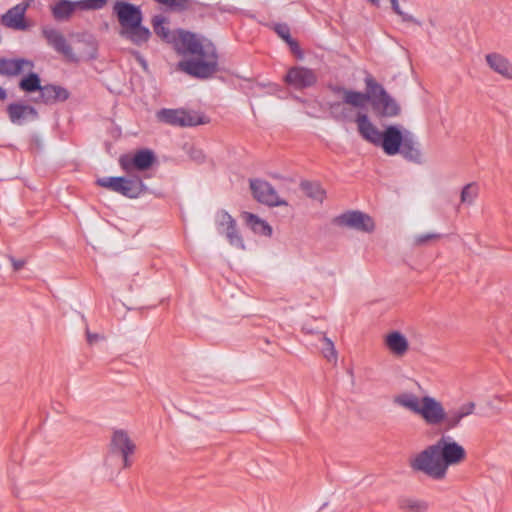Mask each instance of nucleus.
<instances>
[{"mask_svg":"<svg viewBox=\"0 0 512 512\" xmlns=\"http://www.w3.org/2000/svg\"><path fill=\"white\" fill-rule=\"evenodd\" d=\"M152 24L157 36L167 42L174 41L175 49L179 54L190 56L178 63L180 71L199 79H207L217 72L218 54L210 40L183 30L174 37L165 26V18L162 16H155Z\"/></svg>","mask_w":512,"mask_h":512,"instance_id":"nucleus-1","label":"nucleus"},{"mask_svg":"<svg viewBox=\"0 0 512 512\" xmlns=\"http://www.w3.org/2000/svg\"><path fill=\"white\" fill-rule=\"evenodd\" d=\"M393 403L419 416L429 426H441L445 432L456 429L461 421L472 415L476 409V404L469 401L447 411L435 397H418L408 391L395 395Z\"/></svg>","mask_w":512,"mask_h":512,"instance_id":"nucleus-2","label":"nucleus"},{"mask_svg":"<svg viewBox=\"0 0 512 512\" xmlns=\"http://www.w3.org/2000/svg\"><path fill=\"white\" fill-rule=\"evenodd\" d=\"M331 90L342 97V101L328 104L330 115L337 121H352V110L348 106L361 109L366 107L369 102V95L363 92L350 90L343 86H334Z\"/></svg>","mask_w":512,"mask_h":512,"instance_id":"nucleus-3","label":"nucleus"},{"mask_svg":"<svg viewBox=\"0 0 512 512\" xmlns=\"http://www.w3.org/2000/svg\"><path fill=\"white\" fill-rule=\"evenodd\" d=\"M409 467L414 472H421L434 480H442L447 474L435 443L412 456Z\"/></svg>","mask_w":512,"mask_h":512,"instance_id":"nucleus-4","label":"nucleus"},{"mask_svg":"<svg viewBox=\"0 0 512 512\" xmlns=\"http://www.w3.org/2000/svg\"><path fill=\"white\" fill-rule=\"evenodd\" d=\"M156 162L155 153L148 148L137 150L130 157V198H137L148 192L140 177L133 170H148Z\"/></svg>","mask_w":512,"mask_h":512,"instance_id":"nucleus-5","label":"nucleus"},{"mask_svg":"<svg viewBox=\"0 0 512 512\" xmlns=\"http://www.w3.org/2000/svg\"><path fill=\"white\" fill-rule=\"evenodd\" d=\"M369 101L371 100L374 110L385 117H394L400 113V107L397 102L386 92L382 85L377 83L372 77L365 79Z\"/></svg>","mask_w":512,"mask_h":512,"instance_id":"nucleus-6","label":"nucleus"},{"mask_svg":"<svg viewBox=\"0 0 512 512\" xmlns=\"http://www.w3.org/2000/svg\"><path fill=\"white\" fill-rule=\"evenodd\" d=\"M435 445L446 472L449 466L461 463L466 457L464 447L449 436H442Z\"/></svg>","mask_w":512,"mask_h":512,"instance_id":"nucleus-7","label":"nucleus"},{"mask_svg":"<svg viewBox=\"0 0 512 512\" xmlns=\"http://www.w3.org/2000/svg\"><path fill=\"white\" fill-rule=\"evenodd\" d=\"M217 232L224 235L229 244L237 249L244 250L245 244L237 230L235 219L225 210H220L215 215Z\"/></svg>","mask_w":512,"mask_h":512,"instance_id":"nucleus-8","label":"nucleus"},{"mask_svg":"<svg viewBox=\"0 0 512 512\" xmlns=\"http://www.w3.org/2000/svg\"><path fill=\"white\" fill-rule=\"evenodd\" d=\"M159 121L180 127H192L203 124L202 118L183 109H161L157 112Z\"/></svg>","mask_w":512,"mask_h":512,"instance_id":"nucleus-9","label":"nucleus"},{"mask_svg":"<svg viewBox=\"0 0 512 512\" xmlns=\"http://www.w3.org/2000/svg\"><path fill=\"white\" fill-rule=\"evenodd\" d=\"M42 35L46 39L48 45L56 52L62 54L68 61H79V58L74 53L72 47L59 30L51 26H44L42 28Z\"/></svg>","mask_w":512,"mask_h":512,"instance_id":"nucleus-10","label":"nucleus"},{"mask_svg":"<svg viewBox=\"0 0 512 512\" xmlns=\"http://www.w3.org/2000/svg\"><path fill=\"white\" fill-rule=\"evenodd\" d=\"M334 221L339 226L349 227L365 233H370L375 228L373 219L361 211H348L336 217Z\"/></svg>","mask_w":512,"mask_h":512,"instance_id":"nucleus-11","label":"nucleus"},{"mask_svg":"<svg viewBox=\"0 0 512 512\" xmlns=\"http://www.w3.org/2000/svg\"><path fill=\"white\" fill-rule=\"evenodd\" d=\"M406 132L408 131L397 125L387 126L382 133L378 147H381L389 156L398 154L406 137Z\"/></svg>","mask_w":512,"mask_h":512,"instance_id":"nucleus-12","label":"nucleus"},{"mask_svg":"<svg viewBox=\"0 0 512 512\" xmlns=\"http://www.w3.org/2000/svg\"><path fill=\"white\" fill-rule=\"evenodd\" d=\"M250 188L254 198L269 206H281L287 203L280 199L272 185L264 180H250Z\"/></svg>","mask_w":512,"mask_h":512,"instance_id":"nucleus-13","label":"nucleus"},{"mask_svg":"<svg viewBox=\"0 0 512 512\" xmlns=\"http://www.w3.org/2000/svg\"><path fill=\"white\" fill-rule=\"evenodd\" d=\"M284 80L288 85L301 90L315 85L317 75L312 69L303 66H295L288 70Z\"/></svg>","mask_w":512,"mask_h":512,"instance_id":"nucleus-14","label":"nucleus"},{"mask_svg":"<svg viewBox=\"0 0 512 512\" xmlns=\"http://www.w3.org/2000/svg\"><path fill=\"white\" fill-rule=\"evenodd\" d=\"M7 114L12 124L22 126L38 119L37 110L28 104L15 102L7 106Z\"/></svg>","mask_w":512,"mask_h":512,"instance_id":"nucleus-15","label":"nucleus"},{"mask_svg":"<svg viewBox=\"0 0 512 512\" xmlns=\"http://www.w3.org/2000/svg\"><path fill=\"white\" fill-rule=\"evenodd\" d=\"M28 4L20 3L10 8L1 16V23L10 29L24 31L27 30L28 24L25 21V13Z\"/></svg>","mask_w":512,"mask_h":512,"instance_id":"nucleus-16","label":"nucleus"},{"mask_svg":"<svg viewBox=\"0 0 512 512\" xmlns=\"http://www.w3.org/2000/svg\"><path fill=\"white\" fill-rule=\"evenodd\" d=\"M361 137L367 142L378 146L383 131H380L365 113H358L354 119Z\"/></svg>","mask_w":512,"mask_h":512,"instance_id":"nucleus-17","label":"nucleus"},{"mask_svg":"<svg viewBox=\"0 0 512 512\" xmlns=\"http://www.w3.org/2000/svg\"><path fill=\"white\" fill-rule=\"evenodd\" d=\"M33 68L34 63L25 58L0 59V75L3 76H17L22 72L31 71Z\"/></svg>","mask_w":512,"mask_h":512,"instance_id":"nucleus-18","label":"nucleus"},{"mask_svg":"<svg viewBox=\"0 0 512 512\" xmlns=\"http://www.w3.org/2000/svg\"><path fill=\"white\" fill-rule=\"evenodd\" d=\"M110 453L122 458L124 466L128 465V434L125 430H115L111 438Z\"/></svg>","mask_w":512,"mask_h":512,"instance_id":"nucleus-19","label":"nucleus"},{"mask_svg":"<svg viewBox=\"0 0 512 512\" xmlns=\"http://www.w3.org/2000/svg\"><path fill=\"white\" fill-rule=\"evenodd\" d=\"M486 62L494 72L512 80V63L506 57L499 53H490L486 55Z\"/></svg>","mask_w":512,"mask_h":512,"instance_id":"nucleus-20","label":"nucleus"},{"mask_svg":"<svg viewBox=\"0 0 512 512\" xmlns=\"http://www.w3.org/2000/svg\"><path fill=\"white\" fill-rule=\"evenodd\" d=\"M385 345L397 357H402L409 349L406 337L399 331H392L385 336Z\"/></svg>","mask_w":512,"mask_h":512,"instance_id":"nucleus-21","label":"nucleus"},{"mask_svg":"<svg viewBox=\"0 0 512 512\" xmlns=\"http://www.w3.org/2000/svg\"><path fill=\"white\" fill-rule=\"evenodd\" d=\"M399 153L407 160L421 164L423 162L422 153L415 141L414 136L410 132H406V137Z\"/></svg>","mask_w":512,"mask_h":512,"instance_id":"nucleus-22","label":"nucleus"},{"mask_svg":"<svg viewBox=\"0 0 512 512\" xmlns=\"http://www.w3.org/2000/svg\"><path fill=\"white\" fill-rule=\"evenodd\" d=\"M40 98L45 104L65 101L69 98V92L62 86L48 84L42 87L40 91Z\"/></svg>","mask_w":512,"mask_h":512,"instance_id":"nucleus-23","label":"nucleus"},{"mask_svg":"<svg viewBox=\"0 0 512 512\" xmlns=\"http://www.w3.org/2000/svg\"><path fill=\"white\" fill-rule=\"evenodd\" d=\"M96 183L103 188L128 197V178L126 177H102L98 178Z\"/></svg>","mask_w":512,"mask_h":512,"instance_id":"nucleus-24","label":"nucleus"},{"mask_svg":"<svg viewBox=\"0 0 512 512\" xmlns=\"http://www.w3.org/2000/svg\"><path fill=\"white\" fill-rule=\"evenodd\" d=\"M78 8V1L59 0L52 8L51 12L55 20H68Z\"/></svg>","mask_w":512,"mask_h":512,"instance_id":"nucleus-25","label":"nucleus"},{"mask_svg":"<svg viewBox=\"0 0 512 512\" xmlns=\"http://www.w3.org/2000/svg\"><path fill=\"white\" fill-rule=\"evenodd\" d=\"M398 506L403 512H427L429 508L427 501L414 497L400 498Z\"/></svg>","mask_w":512,"mask_h":512,"instance_id":"nucleus-26","label":"nucleus"},{"mask_svg":"<svg viewBox=\"0 0 512 512\" xmlns=\"http://www.w3.org/2000/svg\"><path fill=\"white\" fill-rule=\"evenodd\" d=\"M113 11L121 25L120 35L128 37V1H116Z\"/></svg>","mask_w":512,"mask_h":512,"instance_id":"nucleus-27","label":"nucleus"},{"mask_svg":"<svg viewBox=\"0 0 512 512\" xmlns=\"http://www.w3.org/2000/svg\"><path fill=\"white\" fill-rule=\"evenodd\" d=\"M246 220L251 229L258 234L270 236L272 234V228L267 222L260 219L252 213H246Z\"/></svg>","mask_w":512,"mask_h":512,"instance_id":"nucleus-28","label":"nucleus"},{"mask_svg":"<svg viewBox=\"0 0 512 512\" xmlns=\"http://www.w3.org/2000/svg\"><path fill=\"white\" fill-rule=\"evenodd\" d=\"M42 85L40 83V77L37 73L30 72L27 76L21 79L19 82V88L25 92L32 93L35 91H41Z\"/></svg>","mask_w":512,"mask_h":512,"instance_id":"nucleus-29","label":"nucleus"},{"mask_svg":"<svg viewBox=\"0 0 512 512\" xmlns=\"http://www.w3.org/2000/svg\"><path fill=\"white\" fill-rule=\"evenodd\" d=\"M301 189L310 198L322 202L325 196V192L318 183L303 181L301 183Z\"/></svg>","mask_w":512,"mask_h":512,"instance_id":"nucleus-30","label":"nucleus"},{"mask_svg":"<svg viewBox=\"0 0 512 512\" xmlns=\"http://www.w3.org/2000/svg\"><path fill=\"white\" fill-rule=\"evenodd\" d=\"M479 193V187L476 183L465 185L461 191V203L471 205L474 203Z\"/></svg>","mask_w":512,"mask_h":512,"instance_id":"nucleus-31","label":"nucleus"},{"mask_svg":"<svg viewBox=\"0 0 512 512\" xmlns=\"http://www.w3.org/2000/svg\"><path fill=\"white\" fill-rule=\"evenodd\" d=\"M155 2L175 12H182L190 8V0H154Z\"/></svg>","mask_w":512,"mask_h":512,"instance_id":"nucleus-32","label":"nucleus"},{"mask_svg":"<svg viewBox=\"0 0 512 512\" xmlns=\"http://www.w3.org/2000/svg\"><path fill=\"white\" fill-rule=\"evenodd\" d=\"M151 36V32L148 28L144 26H139L133 28V34L132 37H130V41L137 45H141L143 43H146Z\"/></svg>","mask_w":512,"mask_h":512,"instance_id":"nucleus-33","label":"nucleus"},{"mask_svg":"<svg viewBox=\"0 0 512 512\" xmlns=\"http://www.w3.org/2000/svg\"><path fill=\"white\" fill-rule=\"evenodd\" d=\"M107 3V0H79L78 8L81 10H99Z\"/></svg>","mask_w":512,"mask_h":512,"instance_id":"nucleus-34","label":"nucleus"},{"mask_svg":"<svg viewBox=\"0 0 512 512\" xmlns=\"http://www.w3.org/2000/svg\"><path fill=\"white\" fill-rule=\"evenodd\" d=\"M275 31L288 45H295L298 48V43L291 38L290 29L285 24H278L275 26Z\"/></svg>","mask_w":512,"mask_h":512,"instance_id":"nucleus-35","label":"nucleus"},{"mask_svg":"<svg viewBox=\"0 0 512 512\" xmlns=\"http://www.w3.org/2000/svg\"><path fill=\"white\" fill-rule=\"evenodd\" d=\"M141 12L138 7L130 4V37L133 34V28L141 26Z\"/></svg>","mask_w":512,"mask_h":512,"instance_id":"nucleus-36","label":"nucleus"},{"mask_svg":"<svg viewBox=\"0 0 512 512\" xmlns=\"http://www.w3.org/2000/svg\"><path fill=\"white\" fill-rule=\"evenodd\" d=\"M326 347L323 348V355L328 361H336L337 359V353L334 348L333 342L329 339L324 337L323 338Z\"/></svg>","mask_w":512,"mask_h":512,"instance_id":"nucleus-37","label":"nucleus"},{"mask_svg":"<svg viewBox=\"0 0 512 512\" xmlns=\"http://www.w3.org/2000/svg\"><path fill=\"white\" fill-rule=\"evenodd\" d=\"M389 1L391 3V7H392L393 11L397 15H399L404 22H413L414 21V18L411 15H409L401 10L398 0H389Z\"/></svg>","mask_w":512,"mask_h":512,"instance_id":"nucleus-38","label":"nucleus"},{"mask_svg":"<svg viewBox=\"0 0 512 512\" xmlns=\"http://www.w3.org/2000/svg\"><path fill=\"white\" fill-rule=\"evenodd\" d=\"M440 237L439 234L435 233H427V234H421L415 237V241L417 244H425L430 240L438 239Z\"/></svg>","mask_w":512,"mask_h":512,"instance_id":"nucleus-39","label":"nucleus"},{"mask_svg":"<svg viewBox=\"0 0 512 512\" xmlns=\"http://www.w3.org/2000/svg\"><path fill=\"white\" fill-rule=\"evenodd\" d=\"M9 260L13 266V269L15 271H19L25 264V260L23 259H15L14 257L10 256Z\"/></svg>","mask_w":512,"mask_h":512,"instance_id":"nucleus-40","label":"nucleus"},{"mask_svg":"<svg viewBox=\"0 0 512 512\" xmlns=\"http://www.w3.org/2000/svg\"><path fill=\"white\" fill-rule=\"evenodd\" d=\"M86 335H87V341L89 344L96 343L99 339H101V336L97 333H91V332L87 331Z\"/></svg>","mask_w":512,"mask_h":512,"instance_id":"nucleus-41","label":"nucleus"},{"mask_svg":"<svg viewBox=\"0 0 512 512\" xmlns=\"http://www.w3.org/2000/svg\"><path fill=\"white\" fill-rule=\"evenodd\" d=\"M120 165L123 170L128 171V155L123 154L119 159Z\"/></svg>","mask_w":512,"mask_h":512,"instance_id":"nucleus-42","label":"nucleus"},{"mask_svg":"<svg viewBox=\"0 0 512 512\" xmlns=\"http://www.w3.org/2000/svg\"><path fill=\"white\" fill-rule=\"evenodd\" d=\"M136 59L139 61L141 66L146 70L147 69V63L146 61L139 55V53L135 52L133 53Z\"/></svg>","mask_w":512,"mask_h":512,"instance_id":"nucleus-43","label":"nucleus"},{"mask_svg":"<svg viewBox=\"0 0 512 512\" xmlns=\"http://www.w3.org/2000/svg\"><path fill=\"white\" fill-rule=\"evenodd\" d=\"M7 97V93L5 91V89H3L1 86H0V100H5Z\"/></svg>","mask_w":512,"mask_h":512,"instance_id":"nucleus-44","label":"nucleus"},{"mask_svg":"<svg viewBox=\"0 0 512 512\" xmlns=\"http://www.w3.org/2000/svg\"><path fill=\"white\" fill-rule=\"evenodd\" d=\"M32 141L35 143L36 146H40L41 145V140L38 136H33L32 137Z\"/></svg>","mask_w":512,"mask_h":512,"instance_id":"nucleus-45","label":"nucleus"},{"mask_svg":"<svg viewBox=\"0 0 512 512\" xmlns=\"http://www.w3.org/2000/svg\"><path fill=\"white\" fill-rule=\"evenodd\" d=\"M106 150L109 154H112L111 145L109 143H106Z\"/></svg>","mask_w":512,"mask_h":512,"instance_id":"nucleus-46","label":"nucleus"},{"mask_svg":"<svg viewBox=\"0 0 512 512\" xmlns=\"http://www.w3.org/2000/svg\"><path fill=\"white\" fill-rule=\"evenodd\" d=\"M289 46H290V48H291L292 52H294V53H295V52H298V51H299V47H298V48H296V47H295V45H289Z\"/></svg>","mask_w":512,"mask_h":512,"instance_id":"nucleus-47","label":"nucleus"},{"mask_svg":"<svg viewBox=\"0 0 512 512\" xmlns=\"http://www.w3.org/2000/svg\"><path fill=\"white\" fill-rule=\"evenodd\" d=\"M112 133H113V135H119L120 134V129L115 128Z\"/></svg>","mask_w":512,"mask_h":512,"instance_id":"nucleus-48","label":"nucleus"},{"mask_svg":"<svg viewBox=\"0 0 512 512\" xmlns=\"http://www.w3.org/2000/svg\"><path fill=\"white\" fill-rule=\"evenodd\" d=\"M132 450H133V447H132V445L130 444V448H129L130 453H132Z\"/></svg>","mask_w":512,"mask_h":512,"instance_id":"nucleus-49","label":"nucleus"}]
</instances>
